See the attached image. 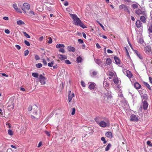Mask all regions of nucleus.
<instances>
[{
    "label": "nucleus",
    "mask_w": 152,
    "mask_h": 152,
    "mask_svg": "<svg viewBox=\"0 0 152 152\" xmlns=\"http://www.w3.org/2000/svg\"><path fill=\"white\" fill-rule=\"evenodd\" d=\"M70 16L74 21L73 23L74 25L80 26L83 28H86V27L76 15L70 14Z\"/></svg>",
    "instance_id": "obj_1"
},
{
    "label": "nucleus",
    "mask_w": 152,
    "mask_h": 152,
    "mask_svg": "<svg viewBox=\"0 0 152 152\" xmlns=\"http://www.w3.org/2000/svg\"><path fill=\"white\" fill-rule=\"evenodd\" d=\"M104 100L108 103H110L112 98V95L109 92L105 93L104 94Z\"/></svg>",
    "instance_id": "obj_2"
},
{
    "label": "nucleus",
    "mask_w": 152,
    "mask_h": 152,
    "mask_svg": "<svg viewBox=\"0 0 152 152\" xmlns=\"http://www.w3.org/2000/svg\"><path fill=\"white\" fill-rule=\"evenodd\" d=\"M86 132L83 137H85L86 136H90L94 132L92 128L91 127H87L86 129Z\"/></svg>",
    "instance_id": "obj_3"
},
{
    "label": "nucleus",
    "mask_w": 152,
    "mask_h": 152,
    "mask_svg": "<svg viewBox=\"0 0 152 152\" xmlns=\"http://www.w3.org/2000/svg\"><path fill=\"white\" fill-rule=\"evenodd\" d=\"M8 104L7 107L9 110L11 111L14 109L15 104L12 101H9L8 103Z\"/></svg>",
    "instance_id": "obj_4"
},
{
    "label": "nucleus",
    "mask_w": 152,
    "mask_h": 152,
    "mask_svg": "<svg viewBox=\"0 0 152 152\" xmlns=\"http://www.w3.org/2000/svg\"><path fill=\"white\" fill-rule=\"evenodd\" d=\"M119 9L120 10L124 9V11H127L129 14L130 13V11L128 9L127 6L124 4H122L119 6Z\"/></svg>",
    "instance_id": "obj_5"
},
{
    "label": "nucleus",
    "mask_w": 152,
    "mask_h": 152,
    "mask_svg": "<svg viewBox=\"0 0 152 152\" xmlns=\"http://www.w3.org/2000/svg\"><path fill=\"white\" fill-rule=\"evenodd\" d=\"M23 8H22V10L25 13H26L25 11V9L27 10H28L30 9V5L29 4L27 3H24L23 4Z\"/></svg>",
    "instance_id": "obj_6"
},
{
    "label": "nucleus",
    "mask_w": 152,
    "mask_h": 152,
    "mask_svg": "<svg viewBox=\"0 0 152 152\" xmlns=\"http://www.w3.org/2000/svg\"><path fill=\"white\" fill-rule=\"evenodd\" d=\"M39 81L41 84L44 85L45 83V80L46 79L45 77L43 76L42 75H39Z\"/></svg>",
    "instance_id": "obj_7"
},
{
    "label": "nucleus",
    "mask_w": 152,
    "mask_h": 152,
    "mask_svg": "<svg viewBox=\"0 0 152 152\" xmlns=\"http://www.w3.org/2000/svg\"><path fill=\"white\" fill-rule=\"evenodd\" d=\"M104 118V120L105 121H107V118H103L101 116L97 117L94 118V120L98 124H99V123L100 122V121L102 120Z\"/></svg>",
    "instance_id": "obj_8"
},
{
    "label": "nucleus",
    "mask_w": 152,
    "mask_h": 152,
    "mask_svg": "<svg viewBox=\"0 0 152 152\" xmlns=\"http://www.w3.org/2000/svg\"><path fill=\"white\" fill-rule=\"evenodd\" d=\"M99 126L102 127H105L106 126H108L109 125V124L108 123H106V122L101 121L99 124Z\"/></svg>",
    "instance_id": "obj_9"
},
{
    "label": "nucleus",
    "mask_w": 152,
    "mask_h": 152,
    "mask_svg": "<svg viewBox=\"0 0 152 152\" xmlns=\"http://www.w3.org/2000/svg\"><path fill=\"white\" fill-rule=\"evenodd\" d=\"M139 120L138 118L134 114H132L130 116V121H131L137 122Z\"/></svg>",
    "instance_id": "obj_10"
},
{
    "label": "nucleus",
    "mask_w": 152,
    "mask_h": 152,
    "mask_svg": "<svg viewBox=\"0 0 152 152\" xmlns=\"http://www.w3.org/2000/svg\"><path fill=\"white\" fill-rule=\"evenodd\" d=\"M135 13L137 15L142 14L145 16H146V13L145 11H142L139 9L135 11Z\"/></svg>",
    "instance_id": "obj_11"
},
{
    "label": "nucleus",
    "mask_w": 152,
    "mask_h": 152,
    "mask_svg": "<svg viewBox=\"0 0 152 152\" xmlns=\"http://www.w3.org/2000/svg\"><path fill=\"white\" fill-rule=\"evenodd\" d=\"M135 25L137 27L139 28L142 26V24L140 20H138L135 23Z\"/></svg>",
    "instance_id": "obj_12"
},
{
    "label": "nucleus",
    "mask_w": 152,
    "mask_h": 152,
    "mask_svg": "<svg viewBox=\"0 0 152 152\" xmlns=\"http://www.w3.org/2000/svg\"><path fill=\"white\" fill-rule=\"evenodd\" d=\"M13 8L17 12L20 13H22V11L20 9H19L16 4H14L13 5Z\"/></svg>",
    "instance_id": "obj_13"
},
{
    "label": "nucleus",
    "mask_w": 152,
    "mask_h": 152,
    "mask_svg": "<svg viewBox=\"0 0 152 152\" xmlns=\"http://www.w3.org/2000/svg\"><path fill=\"white\" fill-rule=\"evenodd\" d=\"M126 74L125 75L129 78L132 77L133 75L130 71L129 70L126 71Z\"/></svg>",
    "instance_id": "obj_14"
},
{
    "label": "nucleus",
    "mask_w": 152,
    "mask_h": 152,
    "mask_svg": "<svg viewBox=\"0 0 152 152\" xmlns=\"http://www.w3.org/2000/svg\"><path fill=\"white\" fill-rule=\"evenodd\" d=\"M144 50L146 53L149 54L151 50V48L149 46H147L145 48Z\"/></svg>",
    "instance_id": "obj_15"
},
{
    "label": "nucleus",
    "mask_w": 152,
    "mask_h": 152,
    "mask_svg": "<svg viewBox=\"0 0 152 152\" xmlns=\"http://www.w3.org/2000/svg\"><path fill=\"white\" fill-rule=\"evenodd\" d=\"M134 87L137 89H140L141 86L137 82H136L134 84Z\"/></svg>",
    "instance_id": "obj_16"
},
{
    "label": "nucleus",
    "mask_w": 152,
    "mask_h": 152,
    "mask_svg": "<svg viewBox=\"0 0 152 152\" xmlns=\"http://www.w3.org/2000/svg\"><path fill=\"white\" fill-rule=\"evenodd\" d=\"M148 104L147 102L146 101H144L143 102V107L144 110H146L147 109Z\"/></svg>",
    "instance_id": "obj_17"
},
{
    "label": "nucleus",
    "mask_w": 152,
    "mask_h": 152,
    "mask_svg": "<svg viewBox=\"0 0 152 152\" xmlns=\"http://www.w3.org/2000/svg\"><path fill=\"white\" fill-rule=\"evenodd\" d=\"M58 56L59 58L61 60L66 59L67 58V56L64 55L59 54L58 55Z\"/></svg>",
    "instance_id": "obj_18"
},
{
    "label": "nucleus",
    "mask_w": 152,
    "mask_h": 152,
    "mask_svg": "<svg viewBox=\"0 0 152 152\" xmlns=\"http://www.w3.org/2000/svg\"><path fill=\"white\" fill-rule=\"evenodd\" d=\"M68 50L70 52H74L75 51V48L71 46H68L67 48Z\"/></svg>",
    "instance_id": "obj_19"
},
{
    "label": "nucleus",
    "mask_w": 152,
    "mask_h": 152,
    "mask_svg": "<svg viewBox=\"0 0 152 152\" xmlns=\"http://www.w3.org/2000/svg\"><path fill=\"white\" fill-rule=\"evenodd\" d=\"M68 96L69 101L70 102L72 100V98L74 96V93L71 94H68Z\"/></svg>",
    "instance_id": "obj_20"
},
{
    "label": "nucleus",
    "mask_w": 152,
    "mask_h": 152,
    "mask_svg": "<svg viewBox=\"0 0 152 152\" xmlns=\"http://www.w3.org/2000/svg\"><path fill=\"white\" fill-rule=\"evenodd\" d=\"M114 59L115 61V62L116 64L117 65H118L120 64V60L117 57L115 56L114 57Z\"/></svg>",
    "instance_id": "obj_21"
},
{
    "label": "nucleus",
    "mask_w": 152,
    "mask_h": 152,
    "mask_svg": "<svg viewBox=\"0 0 152 152\" xmlns=\"http://www.w3.org/2000/svg\"><path fill=\"white\" fill-rule=\"evenodd\" d=\"M95 84L93 83L89 85L88 88L91 90L94 89L95 86Z\"/></svg>",
    "instance_id": "obj_22"
},
{
    "label": "nucleus",
    "mask_w": 152,
    "mask_h": 152,
    "mask_svg": "<svg viewBox=\"0 0 152 152\" xmlns=\"http://www.w3.org/2000/svg\"><path fill=\"white\" fill-rule=\"evenodd\" d=\"M95 62L99 65H101L102 61L100 59H97L95 60Z\"/></svg>",
    "instance_id": "obj_23"
},
{
    "label": "nucleus",
    "mask_w": 152,
    "mask_h": 152,
    "mask_svg": "<svg viewBox=\"0 0 152 152\" xmlns=\"http://www.w3.org/2000/svg\"><path fill=\"white\" fill-rule=\"evenodd\" d=\"M105 136L109 138L112 137V133L110 132H108L106 133L105 134Z\"/></svg>",
    "instance_id": "obj_24"
},
{
    "label": "nucleus",
    "mask_w": 152,
    "mask_h": 152,
    "mask_svg": "<svg viewBox=\"0 0 152 152\" xmlns=\"http://www.w3.org/2000/svg\"><path fill=\"white\" fill-rule=\"evenodd\" d=\"M140 20L144 23H146V18L144 16H142L140 17Z\"/></svg>",
    "instance_id": "obj_25"
},
{
    "label": "nucleus",
    "mask_w": 152,
    "mask_h": 152,
    "mask_svg": "<svg viewBox=\"0 0 152 152\" xmlns=\"http://www.w3.org/2000/svg\"><path fill=\"white\" fill-rule=\"evenodd\" d=\"M112 62V61L110 58H107L106 61V63L107 65H110Z\"/></svg>",
    "instance_id": "obj_26"
},
{
    "label": "nucleus",
    "mask_w": 152,
    "mask_h": 152,
    "mask_svg": "<svg viewBox=\"0 0 152 152\" xmlns=\"http://www.w3.org/2000/svg\"><path fill=\"white\" fill-rule=\"evenodd\" d=\"M17 23L18 25L20 26L25 24L24 22L21 20H19L17 21Z\"/></svg>",
    "instance_id": "obj_27"
},
{
    "label": "nucleus",
    "mask_w": 152,
    "mask_h": 152,
    "mask_svg": "<svg viewBox=\"0 0 152 152\" xmlns=\"http://www.w3.org/2000/svg\"><path fill=\"white\" fill-rule=\"evenodd\" d=\"M143 83L144 85L146 86L149 90H151V87L146 82H143Z\"/></svg>",
    "instance_id": "obj_28"
},
{
    "label": "nucleus",
    "mask_w": 152,
    "mask_h": 152,
    "mask_svg": "<svg viewBox=\"0 0 152 152\" xmlns=\"http://www.w3.org/2000/svg\"><path fill=\"white\" fill-rule=\"evenodd\" d=\"M65 46L64 44H57L56 45V48H64Z\"/></svg>",
    "instance_id": "obj_29"
},
{
    "label": "nucleus",
    "mask_w": 152,
    "mask_h": 152,
    "mask_svg": "<svg viewBox=\"0 0 152 152\" xmlns=\"http://www.w3.org/2000/svg\"><path fill=\"white\" fill-rule=\"evenodd\" d=\"M111 145L110 143H109L107 146L105 148V151H108L110 148L111 147Z\"/></svg>",
    "instance_id": "obj_30"
},
{
    "label": "nucleus",
    "mask_w": 152,
    "mask_h": 152,
    "mask_svg": "<svg viewBox=\"0 0 152 152\" xmlns=\"http://www.w3.org/2000/svg\"><path fill=\"white\" fill-rule=\"evenodd\" d=\"M23 33L24 34V36L28 38H30V36L25 31H23Z\"/></svg>",
    "instance_id": "obj_31"
},
{
    "label": "nucleus",
    "mask_w": 152,
    "mask_h": 152,
    "mask_svg": "<svg viewBox=\"0 0 152 152\" xmlns=\"http://www.w3.org/2000/svg\"><path fill=\"white\" fill-rule=\"evenodd\" d=\"M82 58L80 56L77 57V58L76 61H77V62L78 63H80L81 62Z\"/></svg>",
    "instance_id": "obj_32"
},
{
    "label": "nucleus",
    "mask_w": 152,
    "mask_h": 152,
    "mask_svg": "<svg viewBox=\"0 0 152 152\" xmlns=\"http://www.w3.org/2000/svg\"><path fill=\"white\" fill-rule=\"evenodd\" d=\"M32 75L34 77L38 78L39 74L37 73H32Z\"/></svg>",
    "instance_id": "obj_33"
},
{
    "label": "nucleus",
    "mask_w": 152,
    "mask_h": 152,
    "mask_svg": "<svg viewBox=\"0 0 152 152\" xmlns=\"http://www.w3.org/2000/svg\"><path fill=\"white\" fill-rule=\"evenodd\" d=\"M148 30L149 31V33H152V24L149 26L148 29Z\"/></svg>",
    "instance_id": "obj_34"
},
{
    "label": "nucleus",
    "mask_w": 152,
    "mask_h": 152,
    "mask_svg": "<svg viewBox=\"0 0 152 152\" xmlns=\"http://www.w3.org/2000/svg\"><path fill=\"white\" fill-rule=\"evenodd\" d=\"M42 64L41 63H39L36 64V66L38 68H40L42 66Z\"/></svg>",
    "instance_id": "obj_35"
},
{
    "label": "nucleus",
    "mask_w": 152,
    "mask_h": 152,
    "mask_svg": "<svg viewBox=\"0 0 152 152\" xmlns=\"http://www.w3.org/2000/svg\"><path fill=\"white\" fill-rule=\"evenodd\" d=\"M8 134L10 136L13 135V132L12 130L9 129L8 131Z\"/></svg>",
    "instance_id": "obj_36"
},
{
    "label": "nucleus",
    "mask_w": 152,
    "mask_h": 152,
    "mask_svg": "<svg viewBox=\"0 0 152 152\" xmlns=\"http://www.w3.org/2000/svg\"><path fill=\"white\" fill-rule=\"evenodd\" d=\"M101 140L103 142V143L105 144L107 142V141L105 140V139L104 137H102L101 138Z\"/></svg>",
    "instance_id": "obj_37"
},
{
    "label": "nucleus",
    "mask_w": 152,
    "mask_h": 152,
    "mask_svg": "<svg viewBox=\"0 0 152 152\" xmlns=\"http://www.w3.org/2000/svg\"><path fill=\"white\" fill-rule=\"evenodd\" d=\"M103 85L104 87L107 88L109 86V85L106 81H104L103 83Z\"/></svg>",
    "instance_id": "obj_38"
},
{
    "label": "nucleus",
    "mask_w": 152,
    "mask_h": 152,
    "mask_svg": "<svg viewBox=\"0 0 152 152\" xmlns=\"http://www.w3.org/2000/svg\"><path fill=\"white\" fill-rule=\"evenodd\" d=\"M113 82L115 84H118V80L117 78H115L113 79Z\"/></svg>",
    "instance_id": "obj_39"
},
{
    "label": "nucleus",
    "mask_w": 152,
    "mask_h": 152,
    "mask_svg": "<svg viewBox=\"0 0 152 152\" xmlns=\"http://www.w3.org/2000/svg\"><path fill=\"white\" fill-rule=\"evenodd\" d=\"M143 99H144L147 100L148 99L147 95V94H145L142 96Z\"/></svg>",
    "instance_id": "obj_40"
},
{
    "label": "nucleus",
    "mask_w": 152,
    "mask_h": 152,
    "mask_svg": "<svg viewBox=\"0 0 152 152\" xmlns=\"http://www.w3.org/2000/svg\"><path fill=\"white\" fill-rule=\"evenodd\" d=\"M29 53V51L28 50H26L24 51V55L26 56L28 55Z\"/></svg>",
    "instance_id": "obj_41"
},
{
    "label": "nucleus",
    "mask_w": 152,
    "mask_h": 152,
    "mask_svg": "<svg viewBox=\"0 0 152 152\" xmlns=\"http://www.w3.org/2000/svg\"><path fill=\"white\" fill-rule=\"evenodd\" d=\"M35 106L36 107V108L34 109H36V110H35L34 112V113H35V115H37V110L38 109V107H37L36 105H35Z\"/></svg>",
    "instance_id": "obj_42"
},
{
    "label": "nucleus",
    "mask_w": 152,
    "mask_h": 152,
    "mask_svg": "<svg viewBox=\"0 0 152 152\" xmlns=\"http://www.w3.org/2000/svg\"><path fill=\"white\" fill-rule=\"evenodd\" d=\"M143 39L142 38H140L139 39L138 42L140 44H142L143 42Z\"/></svg>",
    "instance_id": "obj_43"
},
{
    "label": "nucleus",
    "mask_w": 152,
    "mask_h": 152,
    "mask_svg": "<svg viewBox=\"0 0 152 152\" xmlns=\"http://www.w3.org/2000/svg\"><path fill=\"white\" fill-rule=\"evenodd\" d=\"M132 7L133 8H137L138 7V5L136 4H133L132 5Z\"/></svg>",
    "instance_id": "obj_44"
},
{
    "label": "nucleus",
    "mask_w": 152,
    "mask_h": 152,
    "mask_svg": "<svg viewBox=\"0 0 152 152\" xmlns=\"http://www.w3.org/2000/svg\"><path fill=\"white\" fill-rule=\"evenodd\" d=\"M72 112L71 113V115H73L75 114V108H72Z\"/></svg>",
    "instance_id": "obj_45"
},
{
    "label": "nucleus",
    "mask_w": 152,
    "mask_h": 152,
    "mask_svg": "<svg viewBox=\"0 0 152 152\" xmlns=\"http://www.w3.org/2000/svg\"><path fill=\"white\" fill-rule=\"evenodd\" d=\"M48 39H49L48 42L49 44H51L52 42V39L50 37H49Z\"/></svg>",
    "instance_id": "obj_46"
},
{
    "label": "nucleus",
    "mask_w": 152,
    "mask_h": 152,
    "mask_svg": "<svg viewBox=\"0 0 152 152\" xmlns=\"http://www.w3.org/2000/svg\"><path fill=\"white\" fill-rule=\"evenodd\" d=\"M24 43L27 46H29L30 45L29 42L27 40H25L24 41Z\"/></svg>",
    "instance_id": "obj_47"
},
{
    "label": "nucleus",
    "mask_w": 152,
    "mask_h": 152,
    "mask_svg": "<svg viewBox=\"0 0 152 152\" xmlns=\"http://www.w3.org/2000/svg\"><path fill=\"white\" fill-rule=\"evenodd\" d=\"M42 62L44 65L46 66L47 65V62L45 59H42Z\"/></svg>",
    "instance_id": "obj_48"
},
{
    "label": "nucleus",
    "mask_w": 152,
    "mask_h": 152,
    "mask_svg": "<svg viewBox=\"0 0 152 152\" xmlns=\"http://www.w3.org/2000/svg\"><path fill=\"white\" fill-rule=\"evenodd\" d=\"M147 144L150 146L152 147V143L149 141H148L147 142Z\"/></svg>",
    "instance_id": "obj_49"
},
{
    "label": "nucleus",
    "mask_w": 152,
    "mask_h": 152,
    "mask_svg": "<svg viewBox=\"0 0 152 152\" xmlns=\"http://www.w3.org/2000/svg\"><path fill=\"white\" fill-rule=\"evenodd\" d=\"M59 51L60 52H61L63 53H64L65 52L64 50V49H63V48H60L59 50Z\"/></svg>",
    "instance_id": "obj_50"
},
{
    "label": "nucleus",
    "mask_w": 152,
    "mask_h": 152,
    "mask_svg": "<svg viewBox=\"0 0 152 152\" xmlns=\"http://www.w3.org/2000/svg\"><path fill=\"white\" fill-rule=\"evenodd\" d=\"M65 63L68 64H71V63L70 61L68 60H66L65 61Z\"/></svg>",
    "instance_id": "obj_51"
},
{
    "label": "nucleus",
    "mask_w": 152,
    "mask_h": 152,
    "mask_svg": "<svg viewBox=\"0 0 152 152\" xmlns=\"http://www.w3.org/2000/svg\"><path fill=\"white\" fill-rule=\"evenodd\" d=\"M53 62L52 61L50 63H48V66L50 67H51L53 66Z\"/></svg>",
    "instance_id": "obj_52"
},
{
    "label": "nucleus",
    "mask_w": 152,
    "mask_h": 152,
    "mask_svg": "<svg viewBox=\"0 0 152 152\" xmlns=\"http://www.w3.org/2000/svg\"><path fill=\"white\" fill-rule=\"evenodd\" d=\"M32 106L31 105H29L28 108V110L29 111H30L32 110Z\"/></svg>",
    "instance_id": "obj_53"
},
{
    "label": "nucleus",
    "mask_w": 152,
    "mask_h": 152,
    "mask_svg": "<svg viewBox=\"0 0 152 152\" xmlns=\"http://www.w3.org/2000/svg\"><path fill=\"white\" fill-rule=\"evenodd\" d=\"M78 42L80 44H82L83 43V41L81 39H79L78 40Z\"/></svg>",
    "instance_id": "obj_54"
},
{
    "label": "nucleus",
    "mask_w": 152,
    "mask_h": 152,
    "mask_svg": "<svg viewBox=\"0 0 152 152\" xmlns=\"http://www.w3.org/2000/svg\"><path fill=\"white\" fill-rule=\"evenodd\" d=\"M81 85L83 87H85L86 86L85 84V83L83 81H81Z\"/></svg>",
    "instance_id": "obj_55"
},
{
    "label": "nucleus",
    "mask_w": 152,
    "mask_h": 152,
    "mask_svg": "<svg viewBox=\"0 0 152 152\" xmlns=\"http://www.w3.org/2000/svg\"><path fill=\"white\" fill-rule=\"evenodd\" d=\"M35 59L36 60H39L40 59V58L39 57V56L38 55H36L35 56Z\"/></svg>",
    "instance_id": "obj_56"
},
{
    "label": "nucleus",
    "mask_w": 152,
    "mask_h": 152,
    "mask_svg": "<svg viewBox=\"0 0 152 152\" xmlns=\"http://www.w3.org/2000/svg\"><path fill=\"white\" fill-rule=\"evenodd\" d=\"M137 55L140 59H142V57L140 54L139 53H137Z\"/></svg>",
    "instance_id": "obj_57"
},
{
    "label": "nucleus",
    "mask_w": 152,
    "mask_h": 152,
    "mask_svg": "<svg viewBox=\"0 0 152 152\" xmlns=\"http://www.w3.org/2000/svg\"><path fill=\"white\" fill-rule=\"evenodd\" d=\"M15 47L18 50H20L21 48V47L18 45H15Z\"/></svg>",
    "instance_id": "obj_58"
},
{
    "label": "nucleus",
    "mask_w": 152,
    "mask_h": 152,
    "mask_svg": "<svg viewBox=\"0 0 152 152\" xmlns=\"http://www.w3.org/2000/svg\"><path fill=\"white\" fill-rule=\"evenodd\" d=\"M125 48L126 50V55H127V56H128L129 57V55L128 51L127 48L126 47H125Z\"/></svg>",
    "instance_id": "obj_59"
},
{
    "label": "nucleus",
    "mask_w": 152,
    "mask_h": 152,
    "mask_svg": "<svg viewBox=\"0 0 152 152\" xmlns=\"http://www.w3.org/2000/svg\"><path fill=\"white\" fill-rule=\"evenodd\" d=\"M68 4H69V3H68V1H64V5L65 6H67L68 5Z\"/></svg>",
    "instance_id": "obj_60"
},
{
    "label": "nucleus",
    "mask_w": 152,
    "mask_h": 152,
    "mask_svg": "<svg viewBox=\"0 0 152 152\" xmlns=\"http://www.w3.org/2000/svg\"><path fill=\"white\" fill-rule=\"evenodd\" d=\"M92 75L93 76H95L97 74V72L96 71H93L92 73Z\"/></svg>",
    "instance_id": "obj_61"
},
{
    "label": "nucleus",
    "mask_w": 152,
    "mask_h": 152,
    "mask_svg": "<svg viewBox=\"0 0 152 152\" xmlns=\"http://www.w3.org/2000/svg\"><path fill=\"white\" fill-rule=\"evenodd\" d=\"M5 33L8 34L10 33V31L8 29H6L5 31Z\"/></svg>",
    "instance_id": "obj_62"
},
{
    "label": "nucleus",
    "mask_w": 152,
    "mask_h": 152,
    "mask_svg": "<svg viewBox=\"0 0 152 152\" xmlns=\"http://www.w3.org/2000/svg\"><path fill=\"white\" fill-rule=\"evenodd\" d=\"M114 75V73L112 72H110L109 73V75L110 76H113Z\"/></svg>",
    "instance_id": "obj_63"
},
{
    "label": "nucleus",
    "mask_w": 152,
    "mask_h": 152,
    "mask_svg": "<svg viewBox=\"0 0 152 152\" xmlns=\"http://www.w3.org/2000/svg\"><path fill=\"white\" fill-rule=\"evenodd\" d=\"M149 80L150 82L152 84V78L151 77H149Z\"/></svg>",
    "instance_id": "obj_64"
}]
</instances>
